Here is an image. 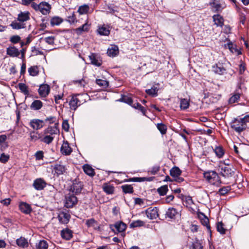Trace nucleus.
<instances>
[{"label":"nucleus","instance_id":"nucleus-37","mask_svg":"<svg viewBox=\"0 0 249 249\" xmlns=\"http://www.w3.org/2000/svg\"><path fill=\"white\" fill-rule=\"evenodd\" d=\"M181 174V171L180 169L176 166L173 167L170 171V175L174 177H178V176H180Z\"/></svg>","mask_w":249,"mask_h":249},{"label":"nucleus","instance_id":"nucleus-5","mask_svg":"<svg viewBox=\"0 0 249 249\" xmlns=\"http://www.w3.org/2000/svg\"><path fill=\"white\" fill-rule=\"evenodd\" d=\"M77 202V198L74 195L69 194L65 197V206L67 208H72Z\"/></svg>","mask_w":249,"mask_h":249},{"label":"nucleus","instance_id":"nucleus-59","mask_svg":"<svg viewBox=\"0 0 249 249\" xmlns=\"http://www.w3.org/2000/svg\"><path fill=\"white\" fill-rule=\"evenodd\" d=\"M225 48H228L232 53H234L237 51L234 45L231 42H229L225 45Z\"/></svg>","mask_w":249,"mask_h":249},{"label":"nucleus","instance_id":"nucleus-63","mask_svg":"<svg viewBox=\"0 0 249 249\" xmlns=\"http://www.w3.org/2000/svg\"><path fill=\"white\" fill-rule=\"evenodd\" d=\"M36 160H42L44 157V153L42 151L36 152L35 155Z\"/></svg>","mask_w":249,"mask_h":249},{"label":"nucleus","instance_id":"nucleus-58","mask_svg":"<svg viewBox=\"0 0 249 249\" xmlns=\"http://www.w3.org/2000/svg\"><path fill=\"white\" fill-rule=\"evenodd\" d=\"M10 156L8 154L2 153L0 156V162L3 163H6L9 160Z\"/></svg>","mask_w":249,"mask_h":249},{"label":"nucleus","instance_id":"nucleus-30","mask_svg":"<svg viewBox=\"0 0 249 249\" xmlns=\"http://www.w3.org/2000/svg\"><path fill=\"white\" fill-rule=\"evenodd\" d=\"M178 211L174 208H169L166 213V216L171 219L175 218L176 216L178 214Z\"/></svg>","mask_w":249,"mask_h":249},{"label":"nucleus","instance_id":"nucleus-23","mask_svg":"<svg viewBox=\"0 0 249 249\" xmlns=\"http://www.w3.org/2000/svg\"><path fill=\"white\" fill-rule=\"evenodd\" d=\"M89 58L92 64L97 67H99L102 65V60L95 54H91L89 56Z\"/></svg>","mask_w":249,"mask_h":249},{"label":"nucleus","instance_id":"nucleus-57","mask_svg":"<svg viewBox=\"0 0 249 249\" xmlns=\"http://www.w3.org/2000/svg\"><path fill=\"white\" fill-rule=\"evenodd\" d=\"M216 228L217 231L221 234H223L225 233L226 229L224 228V225L222 222H218L217 224Z\"/></svg>","mask_w":249,"mask_h":249},{"label":"nucleus","instance_id":"nucleus-52","mask_svg":"<svg viewBox=\"0 0 249 249\" xmlns=\"http://www.w3.org/2000/svg\"><path fill=\"white\" fill-rule=\"evenodd\" d=\"M63 20L58 17H54L52 18L51 20V24L52 26L58 25L62 23Z\"/></svg>","mask_w":249,"mask_h":249},{"label":"nucleus","instance_id":"nucleus-24","mask_svg":"<svg viewBox=\"0 0 249 249\" xmlns=\"http://www.w3.org/2000/svg\"><path fill=\"white\" fill-rule=\"evenodd\" d=\"M6 53L8 55L11 57H17L20 54L18 49L14 46L7 48Z\"/></svg>","mask_w":249,"mask_h":249},{"label":"nucleus","instance_id":"nucleus-54","mask_svg":"<svg viewBox=\"0 0 249 249\" xmlns=\"http://www.w3.org/2000/svg\"><path fill=\"white\" fill-rule=\"evenodd\" d=\"M132 107L134 108L140 110L142 113L143 115H145L146 109L140 103H135L134 104H133Z\"/></svg>","mask_w":249,"mask_h":249},{"label":"nucleus","instance_id":"nucleus-47","mask_svg":"<svg viewBox=\"0 0 249 249\" xmlns=\"http://www.w3.org/2000/svg\"><path fill=\"white\" fill-rule=\"evenodd\" d=\"M53 140V137L50 136V135H46L44 137H40V141L41 142H44L46 144H50L51 143Z\"/></svg>","mask_w":249,"mask_h":249},{"label":"nucleus","instance_id":"nucleus-61","mask_svg":"<svg viewBox=\"0 0 249 249\" xmlns=\"http://www.w3.org/2000/svg\"><path fill=\"white\" fill-rule=\"evenodd\" d=\"M160 165H155L151 168L150 170H149V172L150 173L151 175H155L160 171Z\"/></svg>","mask_w":249,"mask_h":249},{"label":"nucleus","instance_id":"nucleus-4","mask_svg":"<svg viewBox=\"0 0 249 249\" xmlns=\"http://www.w3.org/2000/svg\"><path fill=\"white\" fill-rule=\"evenodd\" d=\"M31 7L36 11H40L43 15L49 14L51 9V5L46 2H41L39 4L33 2Z\"/></svg>","mask_w":249,"mask_h":249},{"label":"nucleus","instance_id":"nucleus-62","mask_svg":"<svg viewBox=\"0 0 249 249\" xmlns=\"http://www.w3.org/2000/svg\"><path fill=\"white\" fill-rule=\"evenodd\" d=\"M39 136V134L38 133H36L35 132L33 131L30 133L31 140L33 141L40 140V137L41 136Z\"/></svg>","mask_w":249,"mask_h":249},{"label":"nucleus","instance_id":"nucleus-16","mask_svg":"<svg viewBox=\"0 0 249 249\" xmlns=\"http://www.w3.org/2000/svg\"><path fill=\"white\" fill-rule=\"evenodd\" d=\"M60 151L63 155H69L72 152V149L68 142H64L61 147Z\"/></svg>","mask_w":249,"mask_h":249},{"label":"nucleus","instance_id":"nucleus-56","mask_svg":"<svg viewBox=\"0 0 249 249\" xmlns=\"http://www.w3.org/2000/svg\"><path fill=\"white\" fill-rule=\"evenodd\" d=\"M231 190V187L230 186H224L219 190V193L220 195L224 196L229 192Z\"/></svg>","mask_w":249,"mask_h":249},{"label":"nucleus","instance_id":"nucleus-18","mask_svg":"<svg viewBox=\"0 0 249 249\" xmlns=\"http://www.w3.org/2000/svg\"><path fill=\"white\" fill-rule=\"evenodd\" d=\"M198 216L200 219L202 224L206 227L208 231H211V227L209 224V219L203 213H200Z\"/></svg>","mask_w":249,"mask_h":249},{"label":"nucleus","instance_id":"nucleus-7","mask_svg":"<svg viewBox=\"0 0 249 249\" xmlns=\"http://www.w3.org/2000/svg\"><path fill=\"white\" fill-rule=\"evenodd\" d=\"M126 225L122 221H117L114 224L110 225L111 229L115 233L123 232L126 229Z\"/></svg>","mask_w":249,"mask_h":249},{"label":"nucleus","instance_id":"nucleus-51","mask_svg":"<svg viewBox=\"0 0 249 249\" xmlns=\"http://www.w3.org/2000/svg\"><path fill=\"white\" fill-rule=\"evenodd\" d=\"M158 89L157 88L154 86L150 89H146L145 92L147 94L149 95L152 96H156L158 94Z\"/></svg>","mask_w":249,"mask_h":249},{"label":"nucleus","instance_id":"nucleus-6","mask_svg":"<svg viewBox=\"0 0 249 249\" xmlns=\"http://www.w3.org/2000/svg\"><path fill=\"white\" fill-rule=\"evenodd\" d=\"M83 188V182L79 178H75L72 181V184L71 186V191L75 194H78L81 193Z\"/></svg>","mask_w":249,"mask_h":249},{"label":"nucleus","instance_id":"nucleus-33","mask_svg":"<svg viewBox=\"0 0 249 249\" xmlns=\"http://www.w3.org/2000/svg\"><path fill=\"white\" fill-rule=\"evenodd\" d=\"M118 53V47L115 45L112 46L110 48H109L107 52L108 55L111 57L115 56Z\"/></svg>","mask_w":249,"mask_h":249},{"label":"nucleus","instance_id":"nucleus-13","mask_svg":"<svg viewBox=\"0 0 249 249\" xmlns=\"http://www.w3.org/2000/svg\"><path fill=\"white\" fill-rule=\"evenodd\" d=\"M33 185L36 190H41L46 187V183L43 179L39 178L34 180Z\"/></svg>","mask_w":249,"mask_h":249},{"label":"nucleus","instance_id":"nucleus-64","mask_svg":"<svg viewBox=\"0 0 249 249\" xmlns=\"http://www.w3.org/2000/svg\"><path fill=\"white\" fill-rule=\"evenodd\" d=\"M54 37L53 36H48L44 38L45 42L50 45H52L54 43Z\"/></svg>","mask_w":249,"mask_h":249},{"label":"nucleus","instance_id":"nucleus-21","mask_svg":"<svg viewBox=\"0 0 249 249\" xmlns=\"http://www.w3.org/2000/svg\"><path fill=\"white\" fill-rule=\"evenodd\" d=\"M155 178L154 177H142V178H130L128 179H127L125 180V181L127 182H130V181H133V182H142V181H151L153 180L154 178Z\"/></svg>","mask_w":249,"mask_h":249},{"label":"nucleus","instance_id":"nucleus-17","mask_svg":"<svg viewBox=\"0 0 249 249\" xmlns=\"http://www.w3.org/2000/svg\"><path fill=\"white\" fill-rule=\"evenodd\" d=\"M30 15L28 11L20 12L18 15L17 20L24 23L30 19Z\"/></svg>","mask_w":249,"mask_h":249},{"label":"nucleus","instance_id":"nucleus-19","mask_svg":"<svg viewBox=\"0 0 249 249\" xmlns=\"http://www.w3.org/2000/svg\"><path fill=\"white\" fill-rule=\"evenodd\" d=\"M73 232L71 230L66 228L61 231V236L62 238L69 240L72 237Z\"/></svg>","mask_w":249,"mask_h":249},{"label":"nucleus","instance_id":"nucleus-42","mask_svg":"<svg viewBox=\"0 0 249 249\" xmlns=\"http://www.w3.org/2000/svg\"><path fill=\"white\" fill-rule=\"evenodd\" d=\"M89 10V7L87 4H84L79 7L78 12L80 15L87 14Z\"/></svg>","mask_w":249,"mask_h":249},{"label":"nucleus","instance_id":"nucleus-9","mask_svg":"<svg viewBox=\"0 0 249 249\" xmlns=\"http://www.w3.org/2000/svg\"><path fill=\"white\" fill-rule=\"evenodd\" d=\"M220 174L224 178H229L234 175V172L231 167L224 166L221 167Z\"/></svg>","mask_w":249,"mask_h":249},{"label":"nucleus","instance_id":"nucleus-31","mask_svg":"<svg viewBox=\"0 0 249 249\" xmlns=\"http://www.w3.org/2000/svg\"><path fill=\"white\" fill-rule=\"evenodd\" d=\"M213 71L217 74L222 75L226 73V69L223 67L222 65H216L215 66H213Z\"/></svg>","mask_w":249,"mask_h":249},{"label":"nucleus","instance_id":"nucleus-1","mask_svg":"<svg viewBox=\"0 0 249 249\" xmlns=\"http://www.w3.org/2000/svg\"><path fill=\"white\" fill-rule=\"evenodd\" d=\"M247 123H249V115L242 118L234 119L231 124V127L235 132L240 133L246 129Z\"/></svg>","mask_w":249,"mask_h":249},{"label":"nucleus","instance_id":"nucleus-60","mask_svg":"<svg viewBox=\"0 0 249 249\" xmlns=\"http://www.w3.org/2000/svg\"><path fill=\"white\" fill-rule=\"evenodd\" d=\"M21 40L20 37L18 35H14L11 36L10 41L13 44H16L19 42Z\"/></svg>","mask_w":249,"mask_h":249},{"label":"nucleus","instance_id":"nucleus-2","mask_svg":"<svg viewBox=\"0 0 249 249\" xmlns=\"http://www.w3.org/2000/svg\"><path fill=\"white\" fill-rule=\"evenodd\" d=\"M205 179L211 184L218 186L221 181L218 174L214 171H209L203 174Z\"/></svg>","mask_w":249,"mask_h":249},{"label":"nucleus","instance_id":"nucleus-28","mask_svg":"<svg viewBox=\"0 0 249 249\" xmlns=\"http://www.w3.org/2000/svg\"><path fill=\"white\" fill-rule=\"evenodd\" d=\"M10 26L13 29L19 30L25 28L26 27V24L24 23L21 22L20 21L18 22L15 20L12 22L10 24Z\"/></svg>","mask_w":249,"mask_h":249},{"label":"nucleus","instance_id":"nucleus-32","mask_svg":"<svg viewBox=\"0 0 249 249\" xmlns=\"http://www.w3.org/2000/svg\"><path fill=\"white\" fill-rule=\"evenodd\" d=\"M213 20L214 22V24L217 26L222 27L224 23V19L219 15H214L213 17Z\"/></svg>","mask_w":249,"mask_h":249},{"label":"nucleus","instance_id":"nucleus-11","mask_svg":"<svg viewBox=\"0 0 249 249\" xmlns=\"http://www.w3.org/2000/svg\"><path fill=\"white\" fill-rule=\"evenodd\" d=\"M67 168L65 166L56 163L53 166V171L54 172V175L57 176L64 174L66 171Z\"/></svg>","mask_w":249,"mask_h":249},{"label":"nucleus","instance_id":"nucleus-3","mask_svg":"<svg viewBox=\"0 0 249 249\" xmlns=\"http://www.w3.org/2000/svg\"><path fill=\"white\" fill-rule=\"evenodd\" d=\"M82 96L83 95L77 94L70 97L69 105L71 110L75 111L78 107L85 102V99H82Z\"/></svg>","mask_w":249,"mask_h":249},{"label":"nucleus","instance_id":"nucleus-41","mask_svg":"<svg viewBox=\"0 0 249 249\" xmlns=\"http://www.w3.org/2000/svg\"><path fill=\"white\" fill-rule=\"evenodd\" d=\"M121 187L125 194H132L134 192L133 187L131 185L125 184L121 186Z\"/></svg>","mask_w":249,"mask_h":249},{"label":"nucleus","instance_id":"nucleus-29","mask_svg":"<svg viewBox=\"0 0 249 249\" xmlns=\"http://www.w3.org/2000/svg\"><path fill=\"white\" fill-rule=\"evenodd\" d=\"M83 169L87 175L92 177L95 175L94 170L90 165L85 164L83 166Z\"/></svg>","mask_w":249,"mask_h":249},{"label":"nucleus","instance_id":"nucleus-48","mask_svg":"<svg viewBox=\"0 0 249 249\" xmlns=\"http://www.w3.org/2000/svg\"><path fill=\"white\" fill-rule=\"evenodd\" d=\"M96 83L103 89H106L108 86V81L105 80L96 79Z\"/></svg>","mask_w":249,"mask_h":249},{"label":"nucleus","instance_id":"nucleus-49","mask_svg":"<svg viewBox=\"0 0 249 249\" xmlns=\"http://www.w3.org/2000/svg\"><path fill=\"white\" fill-rule=\"evenodd\" d=\"M57 129L55 127L52 126H49L44 130V134H50L49 135H53V134H56Z\"/></svg>","mask_w":249,"mask_h":249},{"label":"nucleus","instance_id":"nucleus-39","mask_svg":"<svg viewBox=\"0 0 249 249\" xmlns=\"http://www.w3.org/2000/svg\"><path fill=\"white\" fill-rule=\"evenodd\" d=\"M156 126L161 135H163L166 134L167 127L165 124L163 123H158L156 124Z\"/></svg>","mask_w":249,"mask_h":249},{"label":"nucleus","instance_id":"nucleus-12","mask_svg":"<svg viewBox=\"0 0 249 249\" xmlns=\"http://www.w3.org/2000/svg\"><path fill=\"white\" fill-rule=\"evenodd\" d=\"M71 218L70 214L66 211L61 212L58 216L60 222L62 224H67Z\"/></svg>","mask_w":249,"mask_h":249},{"label":"nucleus","instance_id":"nucleus-44","mask_svg":"<svg viewBox=\"0 0 249 249\" xmlns=\"http://www.w3.org/2000/svg\"><path fill=\"white\" fill-rule=\"evenodd\" d=\"M29 74L32 76H36L38 74V68L36 66H32L28 69Z\"/></svg>","mask_w":249,"mask_h":249},{"label":"nucleus","instance_id":"nucleus-55","mask_svg":"<svg viewBox=\"0 0 249 249\" xmlns=\"http://www.w3.org/2000/svg\"><path fill=\"white\" fill-rule=\"evenodd\" d=\"M144 225V222L141 220H137L133 221L130 224V228H136L138 227H141Z\"/></svg>","mask_w":249,"mask_h":249},{"label":"nucleus","instance_id":"nucleus-20","mask_svg":"<svg viewBox=\"0 0 249 249\" xmlns=\"http://www.w3.org/2000/svg\"><path fill=\"white\" fill-rule=\"evenodd\" d=\"M19 208L21 212L25 214H29L32 211L31 206L26 202H22L20 203Z\"/></svg>","mask_w":249,"mask_h":249},{"label":"nucleus","instance_id":"nucleus-8","mask_svg":"<svg viewBox=\"0 0 249 249\" xmlns=\"http://www.w3.org/2000/svg\"><path fill=\"white\" fill-rule=\"evenodd\" d=\"M147 217L151 220L156 219L159 216L158 209L157 207H149L145 211Z\"/></svg>","mask_w":249,"mask_h":249},{"label":"nucleus","instance_id":"nucleus-38","mask_svg":"<svg viewBox=\"0 0 249 249\" xmlns=\"http://www.w3.org/2000/svg\"><path fill=\"white\" fill-rule=\"evenodd\" d=\"M241 94L236 90L232 96L229 99V103L230 104H233L238 102L240 97Z\"/></svg>","mask_w":249,"mask_h":249},{"label":"nucleus","instance_id":"nucleus-35","mask_svg":"<svg viewBox=\"0 0 249 249\" xmlns=\"http://www.w3.org/2000/svg\"><path fill=\"white\" fill-rule=\"evenodd\" d=\"M182 200L185 204H184L186 207H189L194 204V201L192 198L190 196H186L182 195Z\"/></svg>","mask_w":249,"mask_h":249},{"label":"nucleus","instance_id":"nucleus-15","mask_svg":"<svg viewBox=\"0 0 249 249\" xmlns=\"http://www.w3.org/2000/svg\"><path fill=\"white\" fill-rule=\"evenodd\" d=\"M50 87L47 84H43L39 87L38 93L42 97H46L50 92Z\"/></svg>","mask_w":249,"mask_h":249},{"label":"nucleus","instance_id":"nucleus-36","mask_svg":"<svg viewBox=\"0 0 249 249\" xmlns=\"http://www.w3.org/2000/svg\"><path fill=\"white\" fill-rule=\"evenodd\" d=\"M48 242L44 240H40L36 245V249H48Z\"/></svg>","mask_w":249,"mask_h":249},{"label":"nucleus","instance_id":"nucleus-14","mask_svg":"<svg viewBox=\"0 0 249 249\" xmlns=\"http://www.w3.org/2000/svg\"><path fill=\"white\" fill-rule=\"evenodd\" d=\"M102 188L104 192L107 195H112L114 193V186L109 182L104 183Z\"/></svg>","mask_w":249,"mask_h":249},{"label":"nucleus","instance_id":"nucleus-40","mask_svg":"<svg viewBox=\"0 0 249 249\" xmlns=\"http://www.w3.org/2000/svg\"><path fill=\"white\" fill-rule=\"evenodd\" d=\"M213 150L216 156L219 159L222 158L224 155V150L222 146H216Z\"/></svg>","mask_w":249,"mask_h":249},{"label":"nucleus","instance_id":"nucleus-34","mask_svg":"<svg viewBox=\"0 0 249 249\" xmlns=\"http://www.w3.org/2000/svg\"><path fill=\"white\" fill-rule=\"evenodd\" d=\"M18 86L21 92L23 93L26 97L30 95L29 88L26 84L24 83H19Z\"/></svg>","mask_w":249,"mask_h":249},{"label":"nucleus","instance_id":"nucleus-27","mask_svg":"<svg viewBox=\"0 0 249 249\" xmlns=\"http://www.w3.org/2000/svg\"><path fill=\"white\" fill-rule=\"evenodd\" d=\"M17 245L20 248H25L28 247L27 240L23 237H20L16 240Z\"/></svg>","mask_w":249,"mask_h":249},{"label":"nucleus","instance_id":"nucleus-25","mask_svg":"<svg viewBox=\"0 0 249 249\" xmlns=\"http://www.w3.org/2000/svg\"><path fill=\"white\" fill-rule=\"evenodd\" d=\"M209 5L213 8L214 9L216 12H219L223 9L221 4L219 1L216 0H212L209 2Z\"/></svg>","mask_w":249,"mask_h":249},{"label":"nucleus","instance_id":"nucleus-50","mask_svg":"<svg viewBox=\"0 0 249 249\" xmlns=\"http://www.w3.org/2000/svg\"><path fill=\"white\" fill-rule=\"evenodd\" d=\"M168 190V189L167 185H165L157 189V192L160 196H163L167 194Z\"/></svg>","mask_w":249,"mask_h":249},{"label":"nucleus","instance_id":"nucleus-46","mask_svg":"<svg viewBox=\"0 0 249 249\" xmlns=\"http://www.w3.org/2000/svg\"><path fill=\"white\" fill-rule=\"evenodd\" d=\"M97 31L98 33L102 36H108L110 33L109 30L105 26L99 27Z\"/></svg>","mask_w":249,"mask_h":249},{"label":"nucleus","instance_id":"nucleus-45","mask_svg":"<svg viewBox=\"0 0 249 249\" xmlns=\"http://www.w3.org/2000/svg\"><path fill=\"white\" fill-rule=\"evenodd\" d=\"M189 101L187 99H181L180 102V107L182 110L186 109L189 107Z\"/></svg>","mask_w":249,"mask_h":249},{"label":"nucleus","instance_id":"nucleus-10","mask_svg":"<svg viewBox=\"0 0 249 249\" xmlns=\"http://www.w3.org/2000/svg\"><path fill=\"white\" fill-rule=\"evenodd\" d=\"M30 125L34 129H40L44 125V121L38 119H34L30 121Z\"/></svg>","mask_w":249,"mask_h":249},{"label":"nucleus","instance_id":"nucleus-53","mask_svg":"<svg viewBox=\"0 0 249 249\" xmlns=\"http://www.w3.org/2000/svg\"><path fill=\"white\" fill-rule=\"evenodd\" d=\"M120 101L131 105V106L133 105V100L132 98L128 96H122L121 98L120 99Z\"/></svg>","mask_w":249,"mask_h":249},{"label":"nucleus","instance_id":"nucleus-22","mask_svg":"<svg viewBox=\"0 0 249 249\" xmlns=\"http://www.w3.org/2000/svg\"><path fill=\"white\" fill-rule=\"evenodd\" d=\"M43 103L39 100H34L30 106V108L33 110H38L40 109L43 107Z\"/></svg>","mask_w":249,"mask_h":249},{"label":"nucleus","instance_id":"nucleus-43","mask_svg":"<svg viewBox=\"0 0 249 249\" xmlns=\"http://www.w3.org/2000/svg\"><path fill=\"white\" fill-rule=\"evenodd\" d=\"M86 225L88 227H93L95 229L98 226V222L94 218H92L86 220Z\"/></svg>","mask_w":249,"mask_h":249},{"label":"nucleus","instance_id":"nucleus-26","mask_svg":"<svg viewBox=\"0 0 249 249\" xmlns=\"http://www.w3.org/2000/svg\"><path fill=\"white\" fill-rule=\"evenodd\" d=\"M90 28V25L87 21L80 27L75 29V32L77 35H81L83 32H88Z\"/></svg>","mask_w":249,"mask_h":249}]
</instances>
